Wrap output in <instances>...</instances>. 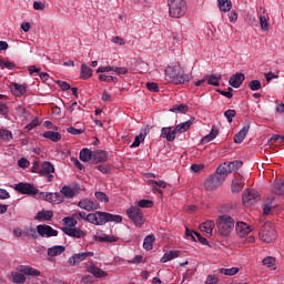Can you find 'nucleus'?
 Returning a JSON list of instances; mask_svg holds the SVG:
<instances>
[{"label": "nucleus", "mask_w": 284, "mask_h": 284, "mask_svg": "<svg viewBox=\"0 0 284 284\" xmlns=\"http://www.w3.org/2000/svg\"><path fill=\"white\" fill-rule=\"evenodd\" d=\"M165 77L169 78V81L173 83L174 85H181L183 83L190 82V74L183 73V68L181 67V63L173 62L165 69Z\"/></svg>", "instance_id": "1"}, {"label": "nucleus", "mask_w": 284, "mask_h": 284, "mask_svg": "<svg viewBox=\"0 0 284 284\" xmlns=\"http://www.w3.org/2000/svg\"><path fill=\"white\" fill-rule=\"evenodd\" d=\"M85 221L92 223V225H105V223H123V216L97 211L95 213H89Z\"/></svg>", "instance_id": "2"}, {"label": "nucleus", "mask_w": 284, "mask_h": 284, "mask_svg": "<svg viewBox=\"0 0 284 284\" xmlns=\"http://www.w3.org/2000/svg\"><path fill=\"white\" fill-rule=\"evenodd\" d=\"M17 270H18V272H11L9 275V278L12 283H17V284L26 283V275L27 276H41V271H39L32 266L20 265V266H18ZM23 274H26V275H23Z\"/></svg>", "instance_id": "3"}, {"label": "nucleus", "mask_w": 284, "mask_h": 284, "mask_svg": "<svg viewBox=\"0 0 284 284\" xmlns=\"http://www.w3.org/2000/svg\"><path fill=\"white\" fill-rule=\"evenodd\" d=\"M169 14L173 19H181L187 12V2L185 0H168Z\"/></svg>", "instance_id": "4"}, {"label": "nucleus", "mask_w": 284, "mask_h": 284, "mask_svg": "<svg viewBox=\"0 0 284 284\" xmlns=\"http://www.w3.org/2000/svg\"><path fill=\"white\" fill-rule=\"evenodd\" d=\"M216 225L221 236H230L232 230H234V219L227 214L220 215L216 220Z\"/></svg>", "instance_id": "5"}, {"label": "nucleus", "mask_w": 284, "mask_h": 284, "mask_svg": "<svg viewBox=\"0 0 284 284\" xmlns=\"http://www.w3.org/2000/svg\"><path fill=\"white\" fill-rule=\"evenodd\" d=\"M258 235L261 241L264 243H272L273 241H276V230H274V225L270 222L263 224Z\"/></svg>", "instance_id": "6"}, {"label": "nucleus", "mask_w": 284, "mask_h": 284, "mask_svg": "<svg viewBox=\"0 0 284 284\" xmlns=\"http://www.w3.org/2000/svg\"><path fill=\"white\" fill-rule=\"evenodd\" d=\"M223 183H225L223 178L220 176L219 173H213L204 181V190L207 192H214V190H219Z\"/></svg>", "instance_id": "7"}, {"label": "nucleus", "mask_w": 284, "mask_h": 284, "mask_svg": "<svg viewBox=\"0 0 284 284\" xmlns=\"http://www.w3.org/2000/svg\"><path fill=\"white\" fill-rule=\"evenodd\" d=\"M242 201L246 207H250V205H254V203L261 201V195L256 190H245L242 195Z\"/></svg>", "instance_id": "8"}, {"label": "nucleus", "mask_w": 284, "mask_h": 284, "mask_svg": "<svg viewBox=\"0 0 284 284\" xmlns=\"http://www.w3.org/2000/svg\"><path fill=\"white\" fill-rule=\"evenodd\" d=\"M14 190L16 192H19V194H27L28 196H36V194L39 192L34 185L23 182L16 184Z\"/></svg>", "instance_id": "9"}, {"label": "nucleus", "mask_w": 284, "mask_h": 284, "mask_svg": "<svg viewBox=\"0 0 284 284\" xmlns=\"http://www.w3.org/2000/svg\"><path fill=\"white\" fill-rule=\"evenodd\" d=\"M92 256H94V252L75 253L69 257L68 263L71 267H74L79 265V263H83V261H88V258Z\"/></svg>", "instance_id": "10"}, {"label": "nucleus", "mask_w": 284, "mask_h": 284, "mask_svg": "<svg viewBox=\"0 0 284 284\" xmlns=\"http://www.w3.org/2000/svg\"><path fill=\"white\" fill-rule=\"evenodd\" d=\"M128 214L131 221H133L134 225H136V227H141V225H143L144 221H143V213L141 212V209L136 206H132L128 211Z\"/></svg>", "instance_id": "11"}, {"label": "nucleus", "mask_w": 284, "mask_h": 284, "mask_svg": "<svg viewBox=\"0 0 284 284\" xmlns=\"http://www.w3.org/2000/svg\"><path fill=\"white\" fill-rule=\"evenodd\" d=\"M37 232L39 236H47V239H50L52 236H59V231L52 229L50 225L45 224H39L37 226Z\"/></svg>", "instance_id": "12"}, {"label": "nucleus", "mask_w": 284, "mask_h": 284, "mask_svg": "<svg viewBox=\"0 0 284 284\" xmlns=\"http://www.w3.org/2000/svg\"><path fill=\"white\" fill-rule=\"evenodd\" d=\"M78 207H81V210H85L87 212H94V210H99L101 205L97 201H90L85 199V200H81L78 203Z\"/></svg>", "instance_id": "13"}, {"label": "nucleus", "mask_w": 284, "mask_h": 284, "mask_svg": "<svg viewBox=\"0 0 284 284\" xmlns=\"http://www.w3.org/2000/svg\"><path fill=\"white\" fill-rule=\"evenodd\" d=\"M235 232L237 236L243 239L244 236H247L250 232H252V226L247 225L245 222H237L235 225Z\"/></svg>", "instance_id": "14"}, {"label": "nucleus", "mask_w": 284, "mask_h": 284, "mask_svg": "<svg viewBox=\"0 0 284 284\" xmlns=\"http://www.w3.org/2000/svg\"><path fill=\"white\" fill-rule=\"evenodd\" d=\"M61 230L67 234V236H71L73 239H84L85 236V232L77 227H62Z\"/></svg>", "instance_id": "15"}, {"label": "nucleus", "mask_w": 284, "mask_h": 284, "mask_svg": "<svg viewBox=\"0 0 284 284\" xmlns=\"http://www.w3.org/2000/svg\"><path fill=\"white\" fill-rule=\"evenodd\" d=\"M176 134H179V132L176 131V128L172 130L171 126H165V128H162L161 130L162 139H166V141L169 142L174 141V139H176Z\"/></svg>", "instance_id": "16"}, {"label": "nucleus", "mask_w": 284, "mask_h": 284, "mask_svg": "<svg viewBox=\"0 0 284 284\" xmlns=\"http://www.w3.org/2000/svg\"><path fill=\"white\" fill-rule=\"evenodd\" d=\"M251 124L250 122H246L243 128L235 134L234 136V143H241L242 141H245V138L247 136V132H250Z\"/></svg>", "instance_id": "17"}, {"label": "nucleus", "mask_w": 284, "mask_h": 284, "mask_svg": "<svg viewBox=\"0 0 284 284\" xmlns=\"http://www.w3.org/2000/svg\"><path fill=\"white\" fill-rule=\"evenodd\" d=\"M244 81H245V74L235 73L230 78L229 83L230 85H232V88H241Z\"/></svg>", "instance_id": "18"}, {"label": "nucleus", "mask_w": 284, "mask_h": 284, "mask_svg": "<svg viewBox=\"0 0 284 284\" xmlns=\"http://www.w3.org/2000/svg\"><path fill=\"white\" fill-rule=\"evenodd\" d=\"M11 92L14 97H23L28 92V85L14 82L11 84Z\"/></svg>", "instance_id": "19"}, {"label": "nucleus", "mask_w": 284, "mask_h": 284, "mask_svg": "<svg viewBox=\"0 0 284 284\" xmlns=\"http://www.w3.org/2000/svg\"><path fill=\"white\" fill-rule=\"evenodd\" d=\"M63 252H65V246L54 245L48 248L47 254L48 256L54 257V256H61Z\"/></svg>", "instance_id": "20"}, {"label": "nucleus", "mask_w": 284, "mask_h": 284, "mask_svg": "<svg viewBox=\"0 0 284 284\" xmlns=\"http://www.w3.org/2000/svg\"><path fill=\"white\" fill-rule=\"evenodd\" d=\"M181 256L180 251H169L164 253V255L161 257L160 262L161 263H168L170 261H174V258H179Z\"/></svg>", "instance_id": "21"}, {"label": "nucleus", "mask_w": 284, "mask_h": 284, "mask_svg": "<svg viewBox=\"0 0 284 284\" xmlns=\"http://www.w3.org/2000/svg\"><path fill=\"white\" fill-rule=\"evenodd\" d=\"M39 174L41 176L45 174H54V165H52L50 162H43L41 164V169L39 170Z\"/></svg>", "instance_id": "22"}, {"label": "nucleus", "mask_w": 284, "mask_h": 284, "mask_svg": "<svg viewBox=\"0 0 284 284\" xmlns=\"http://www.w3.org/2000/svg\"><path fill=\"white\" fill-rule=\"evenodd\" d=\"M244 185H245V180H243V178H237V179L233 180L232 192L234 194H239V192H241V190H243Z\"/></svg>", "instance_id": "23"}, {"label": "nucleus", "mask_w": 284, "mask_h": 284, "mask_svg": "<svg viewBox=\"0 0 284 284\" xmlns=\"http://www.w3.org/2000/svg\"><path fill=\"white\" fill-rule=\"evenodd\" d=\"M42 136L49 139V141H52L53 143H59L61 140V133L57 131H45Z\"/></svg>", "instance_id": "24"}, {"label": "nucleus", "mask_w": 284, "mask_h": 284, "mask_svg": "<svg viewBox=\"0 0 284 284\" xmlns=\"http://www.w3.org/2000/svg\"><path fill=\"white\" fill-rule=\"evenodd\" d=\"M94 241H99L100 243H116L119 237L114 235H95Z\"/></svg>", "instance_id": "25"}, {"label": "nucleus", "mask_w": 284, "mask_h": 284, "mask_svg": "<svg viewBox=\"0 0 284 284\" xmlns=\"http://www.w3.org/2000/svg\"><path fill=\"white\" fill-rule=\"evenodd\" d=\"M54 213L52 211H40L36 215V221H52Z\"/></svg>", "instance_id": "26"}, {"label": "nucleus", "mask_w": 284, "mask_h": 284, "mask_svg": "<svg viewBox=\"0 0 284 284\" xmlns=\"http://www.w3.org/2000/svg\"><path fill=\"white\" fill-rule=\"evenodd\" d=\"M92 68L88 67V64L83 63L81 65V71H80V79H83V81H88L92 77Z\"/></svg>", "instance_id": "27"}, {"label": "nucleus", "mask_w": 284, "mask_h": 284, "mask_svg": "<svg viewBox=\"0 0 284 284\" xmlns=\"http://www.w3.org/2000/svg\"><path fill=\"white\" fill-rule=\"evenodd\" d=\"M194 123V120H189L186 122L180 123L175 126V132L183 134V132H187V130H190V128H192Z\"/></svg>", "instance_id": "28"}, {"label": "nucleus", "mask_w": 284, "mask_h": 284, "mask_svg": "<svg viewBox=\"0 0 284 284\" xmlns=\"http://www.w3.org/2000/svg\"><path fill=\"white\" fill-rule=\"evenodd\" d=\"M272 192H273V194H276L277 196H284V182L275 181L273 183Z\"/></svg>", "instance_id": "29"}, {"label": "nucleus", "mask_w": 284, "mask_h": 284, "mask_svg": "<svg viewBox=\"0 0 284 284\" xmlns=\"http://www.w3.org/2000/svg\"><path fill=\"white\" fill-rule=\"evenodd\" d=\"M93 159L97 163H105V161H108V152L98 150L93 153Z\"/></svg>", "instance_id": "30"}, {"label": "nucleus", "mask_w": 284, "mask_h": 284, "mask_svg": "<svg viewBox=\"0 0 284 284\" xmlns=\"http://www.w3.org/2000/svg\"><path fill=\"white\" fill-rule=\"evenodd\" d=\"M92 156H94V153L90 149H82L80 151V161H83V163L91 161Z\"/></svg>", "instance_id": "31"}, {"label": "nucleus", "mask_w": 284, "mask_h": 284, "mask_svg": "<svg viewBox=\"0 0 284 284\" xmlns=\"http://www.w3.org/2000/svg\"><path fill=\"white\" fill-rule=\"evenodd\" d=\"M214 226H215L214 221H206V222H204L200 225V230L212 236V232L214 231Z\"/></svg>", "instance_id": "32"}, {"label": "nucleus", "mask_w": 284, "mask_h": 284, "mask_svg": "<svg viewBox=\"0 0 284 284\" xmlns=\"http://www.w3.org/2000/svg\"><path fill=\"white\" fill-rule=\"evenodd\" d=\"M215 174H217V176H221L223 179V181H225L227 174H230V170L227 169V162L221 164L217 169Z\"/></svg>", "instance_id": "33"}, {"label": "nucleus", "mask_w": 284, "mask_h": 284, "mask_svg": "<svg viewBox=\"0 0 284 284\" xmlns=\"http://www.w3.org/2000/svg\"><path fill=\"white\" fill-rule=\"evenodd\" d=\"M242 166H243V162L239 160L226 163V168L230 174H232V172H236V170H241Z\"/></svg>", "instance_id": "34"}, {"label": "nucleus", "mask_w": 284, "mask_h": 284, "mask_svg": "<svg viewBox=\"0 0 284 284\" xmlns=\"http://www.w3.org/2000/svg\"><path fill=\"white\" fill-rule=\"evenodd\" d=\"M145 136H148V131L144 129L140 132L139 135L135 136L131 148H139V145H141V141H145Z\"/></svg>", "instance_id": "35"}, {"label": "nucleus", "mask_w": 284, "mask_h": 284, "mask_svg": "<svg viewBox=\"0 0 284 284\" xmlns=\"http://www.w3.org/2000/svg\"><path fill=\"white\" fill-rule=\"evenodd\" d=\"M217 6L222 12H230L232 10V1L230 0H217Z\"/></svg>", "instance_id": "36"}, {"label": "nucleus", "mask_w": 284, "mask_h": 284, "mask_svg": "<svg viewBox=\"0 0 284 284\" xmlns=\"http://www.w3.org/2000/svg\"><path fill=\"white\" fill-rule=\"evenodd\" d=\"M171 112L180 113V114H187L190 112V108L187 104H175L172 109Z\"/></svg>", "instance_id": "37"}, {"label": "nucleus", "mask_w": 284, "mask_h": 284, "mask_svg": "<svg viewBox=\"0 0 284 284\" xmlns=\"http://www.w3.org/2000/svg\"><path fill=\"white\" fill-rule=\"evenodd\" d=\"M205 80L209 85H214L215 88H219V81H221V75L219 77L216 74L205 75Z\"/></svg>", "instance_id": "38"}, {"label": "nucleus", "mask_w": 284, "mask_h": 284, "mask_svg": "<svg viewBox=\"0 0 284 284\" xmlns=\"http://www.w3.org/2000/svg\"><path fill=\"white\" fill-rule=\"evenodd\" d=\"M154 241H156L154 235H148L143 242L144 250H148V251L152 250L154 247Z\"/></svg>", "instance_id": "39"}, {"label": "nucleus", "mask_w": 284, "mask_h": 284, "mask_svg": "<svg viewBox=\"0 0 284 284\" xmlns=\"http://www.w3.org/2000/svg\"><path fill=\"white\" fill-rule=\"evenodd\" d=\"M265 267H270L271 270H276V260L272 256H267L262 261Z\"/></svg>", "instance_id": "40"}, {"label": "nucleus", "mask_w": 284, "mask_h": 284, "mask_svg": "<svg viewBox=\"0 0 284 284\" xmlns=\"http://www.w3.org/2000/svg\"><path fill=\"white\" fill-rule=\"evenodd\" d=\"M12 139H13V135L9 130H6V129L0 130V141L8 142V141H12Z\"/></svg>", "instance_id": "41"}, {"label": "nucleus", "mask_w": 284, "mask_h": 284, "mask_svg": "<svg viewBox=\"0 0 284 284\" xmlns=\"http://www.w3.org/2000/svg\"><path fill=\"white\" fill-rule=\"evenodd\" d=\"M1 99H6V95L0 94V100ZM8 112H9L8 104L0 102V116H4V119H8Z\"/></svg>", "instance_id": "42"}, {"label": "nucleus", "mask_w": 284, "mask_h": 284, "mask_svg": "<svg viewBox=\"0 0 284 284\" xmlns=\"http://www.w3.org/2000/svg\"><path fill=\"white\" fill-rule=\"evenodd\" d=\"M62 221H63L64 225H67L64 227H77L78 222L73 214H72V216L64 217Z\"/></svg>", "instance_id": "43"}, {"label": "nucleus", "mask_w": 284, "mask_h": 284, "mask_svg": "<svg viewBox=\"0 0 284 284\" xmlns=\"http://www.w3.org/2000/svg\"><path fill=\"white\" fill-rule=\"evenodd\" d=\"M90 273L93 274V276H95L97 278H103V276L108 275L103 270H101L97 266H92L90 268Z\"/></svg>", "instance_id": "44"}, {"label": "nucleus", "mask_w": 284, "mask_h": 284, "mask_svg": "<svg viewBox=\"0 0 284 284\" xmlns=\"http://www.w3.org/2000/svg\"><path fill=\"white\" fill-rule=\"evenodd\" d=\"M60 192L65 199H74V190L70 186H63Z\"/></svg>", "instance_id": "45"}, {"label": "nucleus", "mask_w": 284, "mask_h": 284, "mask_svg": "<svg viewBox=\"0 0 284 284\" xmlns=\"http://www.w3.org/2000/svg\"><path fill=\"white\" fill-rule=\"evenodd\" d=\"M216 134H219V132L215 130H212L206 136H204L201 140L202 145H205V143H210V141H214V139H216Z\"/></svg>", "instance_id": "46"}, {"label": "nucleus", "mask_w": 284, "mask_h": 284, "mask_svg": "<svg viewBox=\"0 0 284 284\" xmlns=\"http://www.w3.org/2000/svg\"><path fill=\"white\" fill-rule=\"evenodd\" d=\"M99 81H104L105 83H116V81H119V78L106 74H100Z\"/></svg>", "instance_id": "47"}, {"label": "nucleus", "mask_w": 284, "mask_h": 284, "mask_svg": "<svg viewBox=\"0 0 284 284\" xmlns=\"http://www.w3.org/2000/svg\"><path fill=\"white\" fill-rule=\"evenodd\" d=\"M220 273L224 274L225 276H234L235 274H239V267L221 268Z\"/></svg>", "instance_id": "48"}, {"label": "nucleus", "mask_w": 284, "mask_h": 284, "mask_svg": "<svg viewBox=\"0 0 284 284\" xmlns=\"http://www.w3.org/2000/svg\"><path fill=\"white\" fill-rule=\"evenodd\" d=\"M95 199H98V201H101V203H108L110 201V197L108 196V194L98 191L94 193Z\"/></svg>", "instance_id": "49"}, {"label": "nucleus", "mask_w": 284, "mask_h": 284, "mask_svg": "<svg viewBox=\"0 0 284 284\" xmlns=\"http://www.w3.org/2000/svg\"><path fill=\"white\" fill-rule=\"evenodd\" d=\"M37 230L32 226L26 230L24 234L26 236H29L30 239L37 240L39 239V234H37Z\"/></svg>", "instance_id": "50"}, {"label": "nucleus", "mask_w": 284, "mask_h": 284, "mask_svg": "<svg viewBox=\"0 0 284 284\" xmlns=\"http://www.w3.org/2000/svg\"><path fill=\"white\" fill-rule=\"evenodd\" d=\"M40 199H43V201H48V203H54V193H40Z\"/></svg>", "instance_id": "51"}, {"label": "nucleus", "mask_w": 284, "mask_h": 284, "mask_svg": "<svg viewBox=\"0 0 284 284\" xmlns=\"http://www.w3.org/2000/svg\"><path fill=\"white\" fill-rule=\"evenodd\" d=\"M224 116L229 123H232L234 116H236V110L229 109L224 112Z\"/></svg>", "instance_id": "52"}, {"label": "nucleus", "mask_w": 284, "mask_h": 284, "mask_svg": "<svg viewBox=\"0 0 284 284\" xmlns=\"http://www.w3.org/2000/svg\"><path fill=\"white\" fill-rule=\"evenodd\" d=\"M248 88L253 91L256 92V90H261L262 85H261V81L258 80H253L248 83Z\"/></svg>", "instance_id": "53"}, {"label": "nucleus", "mask_w": 284, "mask_h": 284, "mask_svg": "<svg viewBox=\"0 0 284 284\" xmlns=\"http://www.w3.org/2000/svg\"><path fill=\"white\" fill-rule=\"evenodd\" d=\"M260 24L264 32L267 31L270 28V24L267 23V18L265 16L260 17Z\"/></svg>", "instance_id": "54"}, {"label": "nucleus", "mask_w": 284, "mask_h": 284, "mask_svg": "<svg viewBox=\"0 0 284 284\" xmlns=\"http://www.w3.org/2000/svg\"><path fill=\"white\" fill-rule=\"evenodd\" d=\"M274 143H284V136L281 135H273L270 140H268V144L272 145Z\"/></svg>", "instance_id": "55"}, {"label": "nucleus", "mask_w": 284, "mask_h": 284, "mask_svg": "<svg viewBox=\"0 0 284 284\" xmlns=\"http://www.w3.org/2000/svg\"><path fill=\"white\" fill-rule=\"evenodd\" d=\"M138 205L139 207H153L154 202H152L151 200H140Z\"/></svg>", "instance_id": "56"}, {"label": "nucleus", "mask_w": 284, "mask_h": 284, "mask_svg": "<svg viewBox=\"0 0 284 284\" xmlns=\"http://www.w3.org/2000/svg\"><path fill=\"white\" fill-rule=\"evenodd\" d=\"M0 67L1 68H7V70H14L16 64L14 62H10V61H0Z\"/></svg>", "instance_id": "57"}, {"label": "nucleus", "mask_w": 284, "mask_h": 284, "mask_svg": "<svg viewBox=\"0 0 284 284\" xmlns=\"http://www.w3.org/2000/svg\"><path fill=\"white\" fill-rule=\"evenodd\" d=\"M146 90L150 92H159V84L156 82H148Z\"/></svg>", "instance_id": "58"}, {"label": "nucleus", "mask_w": 284, "mask_h": 284, "mask_svg": "<svg viewBox=\"0 0 284 284\" xmlns=\"http://www.w3.org/2000/svg\"><path fill=\"white\" fill-rule=\"evenodd\" d=\"M73 219L78 221H85V219H88V214H85V212H75L73 213Z\"/></svg>", "instance_id": "59"}, {"label": "nucleus", "mask_w": 284, "mask_h": 284, "mask_svg": "<svg viewBox=\"0 0 284 284\" xmlns=\"http://www.w3.org/2000/svg\"><path fill=\"white\" fill-rule=\"evenodd\" d=\"M98 74H103V72H114V67H99L97 70Z\"/></svg>", "instance_id": "60"}, {"label": "nucleus", "mask_w": 284, "mask_h": 284, "mask_svg": "<svg viewBox=\"0 0 284 284\" xmlns=\"http://www.w3.org/2000/svg\"><path fill=\"white\" fill-rule=\"evenodd\" d=\"M18 165H19V168H22V169L29 168L30 166V161H28V159H26V158H21L18 161Z\"/></svg>", "instance_id": "61"}, {"label": "nucleus", "mask_w": 284, "mask_h": 284, "mask_svg": "<svg viewBox=\"0 0 284 284\" xmlns=\"http://www.w3.org/2000/svg\"><path fill=\"white\" fill-rule=\"evenodd\" d=\"M67 132H69V134H83V130L82 129H75L74 126H70L67 129Z\"/></svg>", "instance_id": "62"}, {"label": "nucleus", "mask_w": 284, "mask_h": 284, "mask_svg": "<svg viewBox=\"0 0 284 284\" xmlns=\"http://www.w3.org/2000/svg\"><path fill=\"white\" fill-rule=\"evenodd\" d=\"M206 284H216L219 283V276L216 275H209L205 281Z\"/></svg>", "instance_id": "63"}, {"label": "nucleus", "mask_w": 284, "mask_h": 284, "mask_svg": "<svg viewBox=\"0 0 284 284\" xmlns=\"http://www.w3.org/2000/svg\"><path fill=\"white\" fill-rule=\"evenodd\" d=\"M113 72L116 74H128V68L113 67Z\"/></svg>", "instance_id": "64"}]
</instances>
